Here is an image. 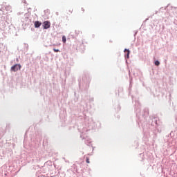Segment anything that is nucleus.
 <instances>
[{
	"label": "nucleus",
	"mask_w": 177,
	"mask_h": 177,
	"mask_svg": "<svg viewBox=\"0 0 177 177\" xmlns=\"http://www.w3.org/2000/svg\"><path fill=\"white\" fill-rule=\"evenodd\" d=\"M21 68V65L20 64H15L13 66L11 67V71H19Z\"/></svg>",
	"instance_id": "f257e3e1"
},
{
	"label": "nucleus",
	"mask_w": 177,
	"mask_h": 177,
	"mask_svg": "<svg viewBox=\"0 0 177 177\" xmlns=\"http://www.w3.org/2000/svg\"><path fill=\"white\" fill-rule=\"evenodd\" d=\"M86 162L87 164L91 163V162L89 161V158H88V157L86 158Z\"/></svg>",
	"instance_id": "423d86ee"
},
{
	"label": "nucleus",
	"mask_w": 177,
	"mask_h": 177,
	"mask_svg": "<svg viewBox=\"0 0 177 177\" xmlns=\"http://www.w3.org/2000/svg\"><path fill=\"white\" fill-rule=\"evenodd\" d=\"M43 27L44 30H48L50 28V22L49 21H46L43 23Z\"/></svg>",
	"instance_id": "f03ea898"
},
{
	"label": "nucleus",
	"mask_w": 177,
	"mask_h": 177,
	"mask_svg": "<svg viewBox=\"0 0 177 177\" xmlns=\"http://www.w3.org/2000/svg\"><path fill=\"white\" fill-rule=\"evenodd\" d=\"M53 50H54L55 53L59 52V49H56V48H53Z\"/></svg>",
	"instance_id": "6e6552de"
},
{
	"label": "nucleus",
	"mask_w": 177,
	"mask_h": 177,
	"mask_svg": "<svg viewBox=\"0 0 177 177\" xmlns=\"http://www.w3.org/2000/svg\"><path fill=\"white\" fill-rule=\"evenodd\" d=\"M124 52H127V58H129V53H130L129 50H127V49H125V50H124Z\"/></svg>",
	"instance_id": "39448f33"
},
{
	"label": "nucleus",
	"mask_w": 177,
	"mask_h": 177,
	"mask_svg": "<svg viewBox=\"0 0 177 177\" xmlns=\"http://www.w3.org/2000/svg\"><path fill=\"white\" fill-rule=\"evenodd\" d=\"M66 41H67V38L66 37V36H63L62 37V42H64V44H66Z\"/></svg>",
	"instance_id": "20e7f679"
},
{
	"label": "nucleus",
	"mask_w": 177,
	"mask_h": 177,
	"mask_svg": "<svg viewBox=\"0 0 177 177\" xmlns=\"http://www.w3.org/2000/svg\"><path fill=\"white\" fill-rule=\"evenodd\" d=\"M82 12H85V10L83 8H82Z\"/></svg>",
	"instance_id": "1a4fd4ad"
},
{
	"label": "nucleus",
	"mask_w": 177,
	"mask_h": 177,
	"mask_svg": "<svg viewBox=\"0 0 177 177\" xmlns=\"http://www.w3.org/2000/svg\"><path fill=\"white\" fill-rule=\"evenodd\" d=\"M42 24V23L37 21L35 22V28H39V27H41V25Z\"/></svg>",
	"instance_id": "7ed1b4c3"
},
{
	"label": "nucleus",
	"mask_w": 177,
	"mask_h": 177,
	"mask_svg": "<svg viewBox=\"0 0 177 177\" xmlns=\"http://www.w3.org/2000/svg\"><path fill=\"white\" fill-rule=\"evenodd\" d=\"M155 66H160V62L158 61H155Z\"/></svg>",
	"instance_id": "0eeeda50"
}]
</instances>
